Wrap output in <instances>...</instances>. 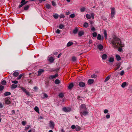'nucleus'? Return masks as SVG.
<instances>
[{
    "label": "nucleus",
    "mask_w": 132,
    "mask_h": 132,
    "mask_svg": "<svg viewBox=\"0 0 132 132\" xmlns=\"http://www.w3.org/2000/svg\"><path fill=\"white\" fill-rule=\"evenodd\" d=\"M111 43L113 47L116 48H118V51L120 52L122 50L121 47L124 46V45L122 44L120 39L115 35L112 37Z\"/></svg>",
    "instance_id": "nucleus-1"
},
{
    "label": "nucleus",
    "mask_w": 132,
    "mask_h": 132,
    "mask_svg": "<svg viewBox=\"0 0 132 132\" xmlns=\"http://www.w3.org/2000/svg\"><path fill=\"white\" fill-rule=\"evenodd\" d=\"M88 112L87 110H84L81 111L80 112V113L81 117H83V116H86L88 115Z\"/></svg>",
    "instance_id": "nucleus-2"
},
{
    "label": "nucleus",
    "mask_w": 132,
    "mask_h": 132,
    "mask_svg": "<svg viewBox=\"0 0 132 132\" xmlns=\"http://www.w3.org/2000/svg\"><path fill=\"white\" fill-rule=\"evenodd\" d=\"M91 16L89 14H86V17L87 19H90L91 18V16L92 19H94V18L95 14L93 13H91Z\"/></svg>",
    "instance_id": "nucleus-3"
},
{
    "label": "nucleus",
    "mask_w": 132,
    "mask_h": 132,
    "mask_svg": "<svg viewBox=\"0 0 132 132\" xmlns=\"http://www.w3.org/2000/svg\"><path fill=\"white\" fill-rule=\"evenodd\" d=\"M111 18H112L115 14V9L114 7H112L111 8Z\"/></svg>",
    "instance_id": "nucleus-4"
},
{
    "label": "nucleus",
    "mask_w": 132,
    "mask_h": 132,
    "mask_svg": "<svg viewBox=\"0 0 132 132\" xmlns=\"http://www.w3.org/2000/svg\"><path fill=\"white\" fill-rule=\"evenodd\" d=\"M62 110L64 112H70L71 111V109L70 107H65L63 108Z\"/></svg>",
    "instance_id": "nucleus-5"
},
{
    "label": "nucleus",
    "mask_w": 132,
    "mask_h": 132,
    "mask_svg": "<svg viewBox=\"0 0 132 132\" xmlns=\"http://www.w3.org/2000/svg\"><path fill=\"white\" fill-rule=\"evenodd\" d=\"M80 111L85 110H87V108L85 105V104H82L80 106Z\"/></svg>",
    "instance_id": "nucleus-6"
},
{
    "label": "nucleus",
    "mask_w": 132,
    "mask_h": 132,
    "mask_svg": "<svg viewBox=\"0 0 132 132\" xmlns=\"http://www.w3.org/2000/svg\"><path fill=\"white\" fill-rule=\"evenodd\" d=\"M5 103L7 105H9L11 103V101H10V99L8 97L6 98L5 99Z\"/></svg>",
    "instance_id": "nucleus-7"
},
{
    "label": "nucleus",
    "mask_w": 132,
    "mask_h": 132,
    "mask_svg": "<svg viewBox=\"0 0 132 132\" xmlns=\"http://www.w3.org/2000/svg\"><path fill=\"white\" fill-rule=\"evenodd\" d=\"M25 0H22L21 2V4L19 5L18 6L19 8H21L23 6L26 4L28 1H25Z\"/></svg>",
    "instance_id": "nucleus-8"
},
{
    "label": "nucleus",
    "mask_w": 132,
    "mask_h": 132,
    "mask_svg": "<svg viewBox=\"0 0 132 132\" xmlns=\"http://www.w3.org/2000/svg\"><path fill=\"white\" fill-rule=\"evenodd\" d=\"M50 127L52 129H54L55 126L54 123L51 120L50 121Z\"/></svg>",
    "instance_id": "nucleus-9"
},
{
    "label": "nucleus",
    "mask_w": 132,
    "mask_h": 132,
    "mask_svg": "<svg viewBox=\"0 0 132 132\" xmlns=\"http://www.w3.org/2000/svg\"><path fill=\"white\" fill-rule=\"evenodd\" d=\"M45 70L43 69H39L38 71L37 76H39L40 75L42 74L44 72Z\"/></svg>",
    "instance_id": "nucleus-10"
},
{
    "label": "nucleus",
    "mask_w": 132,
    "mask_h": 132,
    "mask_svg": "<svg viewBox=\"0 0 132 132\" xmlns=\"http://www.w3.org/2000/svg\"><path fill=\"white\" fill-rule=\"evenodd\" d=\"M58 76V75L57 74H56L54 75H52L50 76L49 77V79H52L55 78L57 77Z\"/></svg>",
    "instance_id": "nucleus-11"
},
{
    "label": "nucleus",
    "mask_w": 132,
    "mask_h": 132,
    "mask_svg": "<svg viewBox=\"0 0 132 132\" xmlns=\"http://www.w3.org/2000/svg\"><path fill=\"white\" fill-rule=\"evenodd\" d=\"M121 64L120 63H118L116 64V67L114 69V70L115 71H116L120 67V65Z\"/></svg>",
    "instance_id": "nucleus-12"
},
{
    "label": "nucleus",
    "mask_w": 132,
    "mask_h": 132,
    "mask_svg": "<svg viewBox=\"0 0 132 132\" xmlns=\"http://www.w3.org/2000/svg\"><path fill=\"white\" fill-rule=\"evenodd\" d=\"M79 86L81 87H84L85 86V83L82 82H80L79 83Z\"/></svg>",
    "instance_id": "nucleus-13"
},
{
    "label": "nucleus",
    "mask_w": 132,
    "mask_h": 132,
    "mask_svg": "<svg viewBox=\"0 0 132 132\" xmlns=\"http://www.w3.org/2000/svg\"><path fill=\"white\" fill-rule=\"evenodd\" d=\"M94 81V79H89L88 81V83L89 84H93Z\"/></svg>",
    "instance_id": "nucleus-14"
},
{
    "label": "nucleus",
    "mask_w": 132,
    "mask_h": 132,
    "mask_svg": "<svg viewBox=\"0 0 132 132\" xmlns=\"http://www.w3.org/2000/svg\"><path fill=\"white\" fill-rule=\"evenodd\" d=\"M78 31V28H77L76 27L74 29V30H73V32L74 34H75L77 33Z\"/></svg>",
    "instance_id": "nucleus-15"
},
{
    "label": "nucleus",
    "mask_w": 132,
    "mask_h": 132,
    "mask_svg": "<svg viewBox=\"0 0 132 132\" xmlns=\"http://www.w3.org/2000/svg\"><path fill=\"white\" fill-rule=\"evenodd\" d=\"M103 34L104 35L105 38V39H106L107 38V35L106 31V30H104Z\"/></svg>",
    "instance_id": "nucleus-16"
},
{
    "label": "nucleus",
    "mask_w": 132,
    "mask_h": 132,
    "mask_svg": "<svg viewBox=\"0 0 132 132\" xmlns=\"http://www.w3.org/2000/svg\"><path fill=\"white\" fill-rule=\"evenodd\" d=\"M107 57V55L105 54H103L102 56V58L103 60L106 59Z\"/></svg>",
    "instance_id": "nucleus-17"
},
{
    "label": "nucleus",
    "mask_w": 132,
    "mask_h": 132,
    "mask_svg": "<svg viewBox=\"0 0 132 132\" xmlns=\"http://www.w3.org/2000/svg\"><path fill=\"white\" fill-rule=\"evenodd\" d=\"M84 32L83 31H80L78 33V35L81 36L84 34Z\"/></svg>",
    "instance_id": "nucleus-18"
},
{
    "label": "nucleus",
    "mask_w": 132,
    "mask_h": 132,
    "mask_svg": "<svg viewBox=\"0 0 132 132\" xmlns=\"http://www.w3.org/2000/svg\"><path fill=\"white\" fill-rule=\"evenodd\" d=\"M73 86L74 85L73 83H71L69 84L68 86V88L69 89H71L73 87Z\"/></svg>",
    "instance_id": "nucleus-19"
},
{
    "label": "nucleus",
    "mask_w": 132,
    "mask_h": 132,
    "mask_svg": "<svg viewBox=\"0 0 132 132\" xmlns=\"http://www.w3.org/2000/svg\"><path fill=\"white\" fill-rule=\"evenodd\" d=\"M17 86V85H15L14 84H12L11 85V88L12 89L15 88Z\"/></svg>",
    "instance_id": "nucleus-20"
},
{
    "label": "nucleus",
    "mask_w": 132,
    "mask_h": 132,
    "mask_svg": "<svg viewBox=\"0 0 132 132\" xmlns=\"http://www.w3.org/2000/svg\"><path fill=\"white\" fill-rule=\"evenodd\" d=\"M59 96L60 98H62L64 97V94L62 93H60L59 95Z\"/></svg>",
    "instance_id": "nucleus-21"
},
{
    "label": "nucleus",
    "mask_w": 132,
    "mask_h": 132,
    "mask_svg": "<svg viewBox=\"0 0 132 132\" xmlns=\"http://www.w3.org/2000/svg\"><path fill=\"white\" fill-rule=\"evenodd\" d=\"M116 58L117 60V61H119L121 60V57L119 55L117 54L116 55Z\"/></svg>",
    "instance_id": "nucleus-22"
},
{
    "label": "nucleus",
    "mask_w": 132,
    "mask_h": 132,
    "mask_svg": "<svg viewBox=\"0 0 132 132\" xmlns=\"http://www.w3.org/2000/svg\"><path fill=\"white\" fill-rule=\"evenodd\" d=\"M19 73L18 72H15L13 73V75L15 77H17L18 76Z\"/></svg>",
    "instance_id": "nucleus-23"
},
{
    "label": "nucleus",
    "mask_w": 132,
    "mask_h": 132,
    "mask_svg": "<svg viewBox=\"0 0 132 132\" xmlns=\"http://www.w3.org/2000/svg\"><path fill=\"white\" fill-rule=\"evenodd\" d=\"M88 26V23L86 22H85L84 23L83 27L85 28H87Z\"/></svg>",
    "instance_id": "nucleus-24"
},
{
    "label": "nucleus",
    "mask_w": 132,
    "mask_h": 132,
    "mask_svg": "<svg viewBox=\"0 0 132 132\" xmlns=\"http://www.w3.org/2000/svg\"><path fill=\"white\" fill-rule=\"evenodd\" d=\"M73 43L72 42H69L67 44V46L69 47L72 45Z\"/></svg>",
    "instance_id": "nucleus-25"
},
{
    "label": "nucleus",
    "mask_w": 132,
    "mask_h": 132,
    "mask_svg": "<svg viewBox=\"0 0 132 132\" xmlns=\"http://www.w3.org/2000/svg\"><path fill=\"white\" fill-rule=\"evenodd\" d=\"M49 61L50 62H53L54 61L53 58L52 56L50 57L49 59Z\"/></svg>",
    "instance_id": "nucleus-26"
},
{
    "label": "nucleus",
    "mask_w": 132,
    "mask_h": 132,
    "mask_svg": "<svg viewBox=\"0 0 132 132\" xmlns=\"http://www.w3.org/2000/svg\"><path fill=\"white\" fill-rule=\"evenodd\" d=\"M76 130L77 131H80L81 129V128L79 126H76Z\"/></svg>",
    "instance_id": "nucleus-27"
},
{
    "label": "nucleus",
    "mask_w": 132,
    "mask_h": 132,
    "mask_svg": "<svg viewBox=\"0 0 132 132\" xmlns=\"http://www.w3.org/2000/svg\"><path fill=\"white\" fill-rule=\"evenodd\" d=\"M111 75H109L105 79L104 82H107L110 78Z\"/></svg>",
    "instance_id": "nucleus-28"
},
{
    "label": "nucleus",
    "mask_w": 132,
    "mask_h": 132,
    "mask_svg": "<svg viewBox=\"0 0 132 132\" xmlns=\"http://www.w3.org/2000/svg\"><path fill=\"white\" fill-rule=\"evenodd\" d=\"M29 75H30L29 76L32 78L34 77L35 76V75L34 73H29Z\"/></svg>",
    "instance_id": "nucleus-29"
},
{
    "label": "nucleus",
    "mask_w": 132,
    "mask_h": 132,
    "mask_svg": "<svg viewBox=\"0 0 132 132\" xmlns=\"http://www.w3.org/2000/svg\"><path fill=\"white\" fill-rule=\"evenodd\" d=\"M34 110L37 112L39 113V110L37 106H35L34 108Z\"/></svg>",
    "instance_id": "nucleus-30"
},
{
    "label": "nucleus",
    "mask_w": 132,
    "mask_h": 132,
    "mask_svg": "<svg viewBox=\"0 0 132 132\" xmlns=\"http://www.w3.org/2000/svg\"><path fill=\"white\" fill-rule=\"evenodd\" d=\"M11 93L9 92H6L5 93L4 95L5 96H7L10 95H11Z\"/></svg>",
    "instance_id": "nucleus-31"
},
{
    "label": "nucleus",
    "mask_w": 132,
    "mask_h": 132,
    "mask_svg": "<svg viewBox=\"0 0 132 132\" xmlns=\"http://www.w3.org/2000/svg\"><path fill=\"white\" fill-rule=\"evenodd\" d=\"M98 48L100 50L103 49V47L101 45H100L98 46Z\"/></svg>",
    "instance_id": "nucleus-32"
},
{
    "label": "nucleus",
    "mask_w": 132,
    "mask_h": 132,
    "mask_svg": "<svg viewBox=\"0 0 132 132\" xmlns=\"http://www.w3.org/2000/svg\"><path fill=\"white\" fill-rule=\"evenodd\" d=\"M97 39L99 40H101V36L100 34H98L97 37Z\"/></svg>",
    "instance_id": "nucleus-33"
},
{
    "label": "nucleus",
    "mask_w": 132,
    "mask_h": 132,
    "mask_svg": "<svg viewBox=\"0 0 132 132\" xmlns=\"http://www.w3.org/2000/svg\"><path fill=\"white\" fill-rule=\"evenodd\" d=\"M55 83L56 84H58L60 83V81L59 79H56L55 81Z\"/></svg>",
    "instance_id": "nucleus-34"
},
{
    "label": "nucleus",
    "mask_w": 132,
    "mask_h": 132,
    "mask_svg": "<svg viewBox=\"0 0 132 132\" xmlns=\"http://www.w3.org/2000/svg\"><path fill=\"white\" fill-rule=\"evenodd\" d=\"M114 61V59L113 57H110L109 59V61L110 62H113Z\"/></svg>",
    "instance_id": "nucleus-35"
},
{
    "label": "nucleus",
    "mask_w": 132,
    "mask_h": 132,
    "mask_svg": "<svg viewBox=\"0 0 132 132\" xmlns=\"http://www.w3.org/2000/svg\"><path fill=\"white\" fill-rule=\"evenodd\" d=\"M1 84L2 85H5L6 84V82L5 80H3L1 81Z\"/></svg>",
    "instance_id": "nucleus-36"
},
{
    "label": "nucleus",
    "mask_w": 132,
    "mask_h": 132,
    "mask_svg": "<svg viewBox=\"0 0 132 132\" xmlns=\"http://www.w3.org/2000/svg\"><path fill=\"white\" fill-rule=\"evenodd\" d=\"M59 28L60 29H63L64 28V26L63 25L61 24L60 25Z\"/></svg>",
    "instance_id": "nucleus-37"
},
{
    "label": "nucleus",
    "mask_w": 132,
    "mask_h": 132,
    "mask_svg": "<svg viewBox=\"0 0 132 132\" xmlns=\"http://www.w3.org/2000/svg\"><path fill=\"white\" fill-rule=\"evenodd\" d=\"M53 16L55 19H57L59 17V15L57 14H55L54 15H53Z\"/></svg>",
    "instance_id": "nucleus-38"
},
{
    "label": "nucleus",
    "mask_w": 132,
    "mask_h": 132,
    "mask_svg": "<svg viewBox=\"0 0 132 132\" xmlns=\"http://www.w3.org/2000/svg\"><path fill=\"white\" fill-rule=\"evenodd\" d=\"M126 85V82H124L122 83L121 85V86L122 87L124 88L125 87Z\"/></svg>",
    "instance_id": "nucleus-39"
},
{
    "label": "nucleus",
    "mask_w": 132,
    "mask_h": 132,
    "mask_svg": "<svg viewBox=\"0 0 132 132\" xmlns=\"http://www.w3.org/2000/svg\"><path fill=\"white\" fill-rule=\"evenodd\" d=\"M85 9L86 8L84 7H82L80 9V11L81 12H84L85 10Z\"/></svg>",
    "instance_id": "nucleus-40"
},
{
    "label": "nucleus",
    "mask_w": 132,
    "mask_h": 132,
    "mask_svg": "<svg viewBox=\"0 0 132 132\" xmlns=\"http://www.w3.org/2000/svg\"><path fill=\"white\" fill-rule=\"evenodd\" d=\"M97 77L96 75L95 74H93L91 75V77L92 78H96Z\"/></svg>",
    "instance_id": "nucleus-41"
},
{
    "label": "nucleus",
    "mask_w": 132,
    "mask_h": 132,
    "mask_svg": "<svg viewBox=\"0 0 132 132\" xmlns=\"http://www.w3.org/2000/svg\"><path fill=\"white\" fill-rule=\"evenodd\" d=\"M23 75L22 74H20L19 75V76L17 78V80L20 79L22 77V76H23Z\"/></svg>",
    "instance_id": "nucleus-42"
},
{
    "label": "nucleus",
    "mask_w": 132,
    "mask_h": 132,
    "mask_svg": "<svg viewBox=\"0 0 132 132\" xmlns=\"http://www.w3.org/2000/svg\"><path fill=\"white\" fill-rule=\"evenodd\" d=\"M92 35L94 37H96L97 36V34L96 32H94L93 33Z\"/></svg>",
    "instance_id": "nucleus-43"
},
{
    "label": "nucleus",
    "mask_w": 132,
    "mask_h": 132,
    "mask_svg": "<svg viewBox=\"0 0 132 132\" xmlns=\"http://www.w3.org/2000/svg\"><path fill=\"white\" fill-rule=\"evenodd\" d=\"M29 8V5H28L24 7V10H27Z\"/></svg>",
    "instance_id": "nucleus-44"
},
{
    "label": "nucleus",
    "mask_w": 132,
    "mask_h": 132,
    "mask_svg": "<svg viewBox=\"0 0 132 132\" xmlns=\"http://www.w3.org/2000/svg\"><path fill=\"white\" fill-rule=\"evenodd\" d=\"M44 96V98H47L48 97V95L45 93H43Z\"/></svg>",
    "instance_id": "nucleus-45"
},
{
    "label": "nucleus",
    "mask_w": 132,
    "mask_h": 132,
    "mask_svg": "<svg viewBox=\"0 0 132 132\" xmlns=\"http://www.w3.org/2000/svg\"><path fill=\"white\" fill-rule=\"evenodd\" d=\"M71 18H74L75 16V14H74L73 13L72 14H71L69 16Z\"/></svg>",
    "instance_id": "nucleus-46"
},
{
    "label": "nucleus",
    "mask_w": 132,
    "mask_h": 132,
    "mask_svg": "<svg viewBox=\"0 0 132 132\" xmlns=\"http://www.w3.org/2000/svg\"><path fill=\"white\" fill-rule=\"evenodd\" d=\"M20 88L21 89L23 92H24L26 90L25 88L22 87H20Z\"/></svg>",
    "instance_id": "nucleus-47"
},
{
    "label": "nucleus",
    "mask_w": 132,
    "mask_h": 132,
    "mask_svg": "<svg viewBox=\"0 0 132 132\" xmlns=\"http://www.w3.org/2000/svg\"><path fill=\"white\" fill-rule=\"evenodd\" d=\"M24 93H25L26 94V95L28 96H29L30 95V93H29V92L27 90H26L24 92Z\"/></svg>",
    "instance_id": "nucleus-48"
},
{
    "label": "nucleus",
    "mask_w": 132,
    "mask_h": 132,
    "mask_svg": "<svg viewBox=\"0 0 132 132\" xmlns=\"http://www.w3.org/2000/svg\"><path fill=\"white\" fill-rule=\"evenodd\" d=\"M46 7L48 9H50L51 8V5L50 4H47L46 5Z\"/></svg>",
    "instance_id": "nucleus-49"
},
{
    "label": "nucleus",
    "mask_w": 132,
    "mask_h": 132,
    "mask_svg": "<svg viewBox=\"0 0 132 132\" xmlns=\"http://www.w3.org/2000/svg\"><path fill=\"white\" fill-rule=\"evenodd\" d=\"M90 29L91 30L93 31H94L95 30V29L94 27L92 26L90 27Z\"/></svg>",
    "instance_id": "nucleus-50"
},
{
    "label": "nucleus",
    "mask_w": 132,
    "mask_h": 132,
    "mask_svg": "<svg viewBox=\"0 0 132 132\" xmlns=\"http://www.w3.org/2000/svg\"><path fill=\"white\" fill-rule=\"evenodd\" d=\"M4 86L2 85H0V91L3 90L4 88Z\"/></svg>",
    "instance_id": "nucleus-51"
},
{
    "label": "nucleus",
    "mask_w": 132,
    "mask_h": 132,
    "mask_svg": "<svg viewBox=\"0 0 132 132\" xmlns=\"http://www.w3.org/2000/svg\"><path fill=\"white\" fill-rule=\"evenodd\" d=\"M11 82L12 83L14 84H17L18 83V81L16 80L12 81Z\"/></svg>",
    "instance_id": "nucleus-52"
},
{
    "label": "nucleus",
    "mask_w": 132,
    "mask_h": 132,
    "mask_svg": "<svg viewBox=\"0 0 132 132\" xmlns=\"http://www.w3.org/2000/svg\"><path fill=\"white\" fill-rule=\"evenodd\" d=\"M72 60L73 61H75L76 60V58L75 57L73 56L72 58Z\"/></svg>",
    "instance_id": "nucleus-53"
},
{
    "label": "nucleus",
    "mask_w": 132,
    "mask_h": 132,
    "mask_svg": "<svg viewBox=\"0 0 132 132\" xmlns=\"http://www.w3.org/2000/svg\"><path fill=\"white\" fill-rule=\"evenodd\" d=\"M30 127L29 126H28L27 127H26L25 128V130H27Z\"/></svg>",
    "instance_id": "nucleus-54"
},
{
    "label": "nucleus",
    "mask_w": 132,
    "mask_h": 132,
    "mask_svg": "<svg viewBox=\"0 0 132 132\" xmlns=\"http://www.w3.org/2000/svg\"><path fill=\"white\" fill-rule=\"evenodd\" d=\"M124 73V71L123 70H122L120 73L121 76H122Z\"/></svg>",
    "instance_id": "nucleus-55"
},
{
    "label": "nucleus",
    "mask_w": 132,
    "mask_h": 132,
    "mask_svg": "<svg viewBox=\"0 0 132 132\" xmlns=\"http://www.w3.org/2000/svg\"><path fill=\"white\" fill-rule=\"evenodd\" d=\"M110 117V116L109 113H108L106 116V118L107 119H109Z\"/></svg>",
    "instance_id": "nucleus-56"
},
{
    "label": "nucleus",
    "mask_w": 132,
    "mask_h": 132,
    "mask_svg": "<svg viewBox=\"0 0 132 132\" xmlns=\"http://www.w3.org/2000/svg\"><path fill=\"white\" fill-rule=\"evenodd\" d=\"M52 5L55 6L56 5L55 3L53 1H52Z\"/></svg>",
    "instance_id": "nucleus-57"
},
{
    "label": "nucleus",
    "mask_w": 132,
    "mask_h": 132,
    "mask_svg": "<svg viewBox=\"0 0 132 132\" xmlns=\"http://www.w3.org/2000/svg\"><path fill=\"white\" fill-rule=\"evenodd\" d=\"M60 17L61 18H64L65 17L64 15L63 14H61L60 15Z\"/></svg>",
    "instance_id": "nucleus-58"
},
{
    "label": "nucleus",
    "mask_w": 132,
    "mask_h": 132,
    "mask_svg": "<svg viewBox=\"0 0 132 132\" xmlns=\"http://www.w3.org/2000/svg\"><path fill=\"white\" fill-rule=\"evenodd\" d=\"M76 126L75 125H72L71 126V128L72 129H74L76 128Z\"/></svg>",
    "instance_id": "nucleus-59"
},
{
    "label": "nucleus",
    "mask_w": 132,
    "mask_h": 132,
    "mask_svg": "<svg viewBox=\"0 0 132 132\" xmlns=\"http://www.w3.org/2000/svg\"><path fill=\"white\" fill-rule=\"evenodd\" d=\"M22 123L23 125H25L26 123V121H23L22 122Z\"/></svg>",
    "instance_id": "nucleus-60"
},
{
    "label": "nucleus",
    "mask_w": 132,
    "mask_h": 132,
    "mask_svg": "<svg viewBox=\"0 0 132 132\" xmlns=\"http://www.w3.org/2000/svg\"><path fill=\"white\" fill-rule=\"evenodd\" d=\"M56 32L58 34H60V30L57 29L56 31Z\"/></svg>",
    "instance_id": "nucleus-61"
},
{
    "label": "nucleus",
    "mask_w": 132,
    "mask_h": 132,
    "mask_svg": "<svg viewBox=\"0 0 132 132\" xmlns=\"http://www.w3.org/2000/svg\"><path fill=\"white\" fill-rule=\"evenodd\" d=\"M104 112L105 113H106L108 112V110L107 109H105L104 111Z\"/></svg>",
    "instance_id": "nucleus-62"
},
{
    "label": "nucleus",
    "mask_w": 132,
    "mask_h": 132,
    "mask_svg": "<svg viewBox=\"0 0 132 132\" xmlns=\"http://www.w3.org/2000/svg\"><path fill=\"white\" fill-rule=\"evenodd\" d=\"M3 107V105L1 103H0V108H2Z\"/></svg>",
    "instance_id": "nucleus-63"
},
{
    "label": "nucleus",
    "mask_w": 132,
    "mask_h": 132,
    "mask_svg": "<svg viewBox=\"0 0 132 132\" xmlns=\"http://www.w3.org/2000/svg\"><path fill=\"white\" fill-rule=\"evenodd\" d=\"M62 54V53H60V54H59L58 55V56H57V57H58V58H59L60 57V56H61V55Z\"/></svg>",
    "instance_id": "nucleus-64"
}]
</instances>
